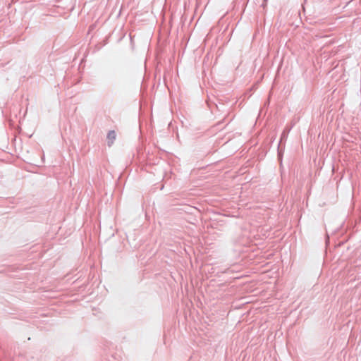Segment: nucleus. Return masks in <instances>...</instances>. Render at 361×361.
Returning a JSON list of instances; mask_svg holds the SVG:
<instances>
[{
  "mask_svg": "<svg viewBox=\"0 0 361 361\" xmlns=\"http://www.w3.org/2000/svg\"><path fill=\"white\" fill-rule=\"evenodd\" d=\"M116 137V133L114 130H110L107 134V142L108 145L110 147L114 143Z\"/></svg>",
  "mask_w": 361,
  "mask_h": 361,
  "instance_id": "obj_1",
  "label": "nucleus"
},
{
  "mask_svg": "<svg viewBox=\"0 0 361 361\" xmlns=\"http://www.w3.org/2000/svg\"><path fill=\"white\" fill-rule=\"evenodd\" d=\"M286 133H285V132H283V133H282V135H281V140H282V139H283V138H285V137H286Z\"/></svg>",
  "mask_w": 361,
  "mask_h": 361,
  "instance_id": "obj_2",
  "label": "nucleus"
},
{
  "mask_svg": "<svg viewBox=\"0 0 361 361\" xmlns=\"http://www.w3.org/2000/svg\"><path fill=\"white\" fill-rule=\"evenodd\" d=\"M130 42H131V44H132L133 43V37H132L131 33H130Z\"/></svg>",
  "mask_w": 361,
  "mask_h": 361,
  "instance_id": "obj_3",
  "label": "nucleus"
}]
</instances>
